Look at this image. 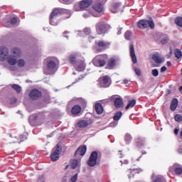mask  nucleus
I'll use <instances>...</instances> for the list:
<instances>
[{
  "instance_id": "f257e3e1",
  "label": "nucleus",
  "mask_w": 182,
  "mask_h": 182,
  "mask_svg": "<svg viewBox=\"0 0 182 182\" xmlns=\"http://www.w3.org/2000/svg\"><path fill=\"white\" fill-rule=\"evenodd\" d=\"M13 53L16 55H9V50H8V48L5 46L0 47V60L1 62H4V60H7L8 63L9 65H14L16 64V57L19 58L21 57V55H22V53L21 52V50L18 48H13Z\"/></svg>"
},
{
  "instance_id": "f03ea898",
  "label": "nucleus",
  "mask_w": 182,
  "mask_h": 182,
  "mask_svg": "<svg viewBox=\"0 0 182 182\" xmlns=\"http://www.w3.org/2000/svg\"><path fill=\"white\" fill-rule=\"evenodd\" d=\"M60 15H67L65 18H68L72 16V11L62 8L55 9L50 16V24L56 26L58 25V16Z\"/></svg>"
},
{
  "instance_id": "7ed1b4c3",
  "label": "nucleus",
  "mask_w": 182,
  "mask_h": 182,
  "mask_svg": "<svg viewBox=\"0 0 182 182\" xmlns=\"http://www.w3.org/2000/svg\"><path fill=\"white\" fill-rule=\"evenodd\" d=\"M46 119V112H41L37 114H33L28 117V123L33 127L35 126H41L45 123Z\"/></svg>"
},
{
  "instance_id": "20e7f679",
  "label": "nucleus",
  "mask_w": 182,
  "mask_h": 182,
  "mask_svg": "<svg viewBox=\"0 0 182 182\" xmlns=\"http://www.w3.org/2000/svg\"><path fill=\"white\" fill-rule=\"evenodd\" d=\"M59 65V60L54 57L47 58V75H55L58 70V66Z\"/></svg>"
},
{
  "instance_id": "39448f33",
  "label": "nucleus",
  "mask_w": 182,
  "mask_h": 182,
  "mask_svg": "<svg viewBox=\"0 0 182 182\" xmlns=\"http://www.w3.org/2000/svg\"><path fill=\"white\" fill-rule=\"evenodd\" d=\"M138 28L140 29H144L146 28H149V26L151 28V29H154V21H153V18H149V20H141L137 23Z\"/></svg>"
},
{
  "instance_id": "423d86ee",
  "label": "nucleus",
  "mask_w": 182,
  "mask_h": 182,
  "mask_svg": "<svg viewBox=\"0 0 182 182\" xmlns=\"http://www.w3.org/2000/svg\"><path fill=\"white\" fill-rule=\"evenodd\" d=\"M92 9H94L95 11H92L91 14L92 16H95V18H99V16H102L103 15V11L104 7L103 4L100 3H97L93 5Z\"/></svg>"
},
{
  "instance_id": "0eeeda50",
  "label": "nucleus",
  "mask_w": 182,
  "mask_h": 182,
  "mask_svg": "<svg viewBox=\"0 0 182 182\" xmlns=\"http://www.w3.org/2000/svg\"><path fill=\"white\" fill-rule=\"evenodd\" d=\"M107 58V55L103 54L100 55H97L94 60H93V63L95 66L97 67H103L105 65H106V58Z\"/></svg>"
},
{
  "instance_id": "6e6552de",
  "label": "nucleus",
  "mask_w": 182,
  "mask_h": 182,
  "mask_svg": "<svg viewBox=\"0 0 182 182\" xmlns=\"http://www.w3.org/2000/svg\"><path fill=\"white\" fill-rule=\"evenodd\" d=\"M93 0H82L79 2L78 5H75L74 9L75 11H80V9H86V8H89L90 5H92Z\"/></svg>"
},
{
  "instance_id": "1a4fd4ad",
  "label": "nucleus",
  "mask_w": 182,
  "mask_h": 182,
  "mask_svg": "<svg viewBox=\"0 0 182 182\" xmlns=\"http://www.w3.org/2000/svg\"><path fill=\"white\" fill-rule=\"evenodd\" d=\"M107 29H109V25L100 22L96 24V31L98 35H103V33H106L107 32Z\"/></svg>"
},
{
  "instance_id": "9d476101",
  "label": "nucleus",
  "mask_w": 182,
  "mask_h": 182,
  "mask_svg": "<svg viewBox=\"0 0 182 182\" xmlns=\"http://www.w3.org/2000/svg\"><path fill=\"white\" fill-rule=\"evenodd\" d=\"M97 163V151H93L90 154V159L87 161L88 166L90 167H95Z\"/></svg>"
},
{
  "instance_id": "9b49d317",
  "label": "nucleus",
  "mask_w": 182,
  "mask_h": 182,
  "mask_svg": "<svg viewBox=\"0 0 182 182\" xmlns=\"http://www.w3.org/2000/svg\"><path fill=\"white\" fill-rule=\"evenodd\" d=\"M100 85L101 87H109V86L112 85L110 77H109L107 75L102 77V78H100Z\"/></svg>"
},
{
  "instance_id": "f8f14e48",
  "label": "nucleus",
  "mask_w": 182,
  "mask_h": 182,
  "mask_svg": "<svg viewBox=\"0 0 182 182\" xmlns=\"http://www.w3.org/2000/svg\"><path fill=\"white\" fill-rule=\"evenodd\" d=\"M169 171L170 173H175L180 176V174H182V166L178 164H174L173 166L169 167Z\"/></svg>"
},
{
  "instance_id": "ddd939ff",
  "label": "nucleus",
  "mask_w": 182,
  "mask_h": 182,
  "mask_svg": "<svg viewBox=\"0 0 182 182\" xmlns=\"http://www.w3.org/2000/svg\"><path fill=\"white\" fill-rule=\"evenodd\" d=\"M42 96V92L37 89H33L30 92L29 97L31 100H38Z\"/></svg>"
},
{
  "instance_id": "4468645a",
  "label": "nucleus",
  "mask_w": 182,
  "mask_h": 182,
  "mask_svg": "<svg viewBox=\"0 0 182 182\" xmlns=\"http://www.w3.org/2000/svg\"><path fill=\"white\" fill-rule=\"evenodd\" d=\"M61 151H62V148L58 146L55 151L50 156V159L52 161H57V160H59V155L60 154Z\"/></svg>"
},
{
  "instance_id": "2eb2a0df",
  "label": "nucleus",
  "mask_w": 182,
  "mask_h": 182,
  "mask_svg": "<svg viewBox=\"0 0 182 182\" xmlns=\"http://www.w3.org/2000/svg\"><path fill=\"white\" fill-rule=\"evenodd\" d=\"M74 68L78 72H83V70L86 69V63H85V61L83 60H80V61H77Z\"/></svg>"
},
{
  "instance_id": "dca6fc26",
  "label": "nucleus",
  "mask_w": 182,
  "mask_h": 182,
  "mask_svg": "<svg viewBox=\"0 0 182 182\" xmlns=\"http://www.w3.org/2000/svg\"><path fill=\"white\" fill-rule=\"evenodd\" d=\"M151 178L152 182H166L164 176L161 175H156V173H152Z\"/></svg>"
},
{
  "instance_id": "f3484780",
  "label": "nucleus",
  "mask_w": 182,
  "mask_h": 182,
  "mask_svg": "<svg viewBox=\"0 0 182 182\" xmlns=\"http://www.w3.org/2000/svg\"><path fill=\"white\" fill-rule=\"evenodd\" d=\"M16 22H18V18L14 17L11 19L10 21H6V20H4L3 25L6 28H11V25H16Z\"/></svg>"
},
{
  "instance_id": "a211bd4d",
  "label": "nucleus",
  "mask_w": 182,
  "mask_h": 182,
  "mask_svg": "<svg viewBox=\"0 0 182 182\" xmlns=\"http://www.w3.org/2000/svg\"><path fill=\"white\" fill-rule=\"evenodd\" d=\"M79 55L77 54H73L70 55L69 57V62L71 63V65H73L75 66V65L77 63V62H80Z\"/></svg>"
},
{
  "instance_id": "6ab92c4d",
  "label": "nucleus",
  "mask_w": 182,
  "mask_h": 182,
  "mask_svg": "<svg viewBox=\"0 0 182 182\" xmlns=\"http://www.w3.org/2000/svg\"><path fill=\"white\" fill-rule=\"evenodd\" d=\"M86 146H80L75 151V157H77V156H85V154H86Z\"/></svg>"
},
{
  "instance_id": "aec40b11",
  "label": "nucleus",
  "mask_w": 182,
  "mask_h": 182,
  "mask_svg": "<svg viewBox=\"0 0 182 182\" xmlns=\"http://www.w3.org/2000/svg\"><path fill=\"white\" fill-rule=\"evenodd\" d=\"M118 61H119L118 58L112 57V58H109V60H108V64H107L109 69H113V68H114V66L117 64Z\"/></svg>"
},
{
  "instance_id": "412c9836",
  "label": "nucleus",
  "mask_w": 182,
  "mask_h": 182,
  "mask_svg": "<svg viewBox=\"0 0 182 182\" xmlns=\"http://www.w3.org/2000/svg\"><path fill=\"white\" fill-rule=\"evenodd\" d=\"M130 56L132 59L133 63H137V57H136V53L134 52V46L131 44L129 46Z\"/></svg>"
},
{
  "instance_id": "4be33fe9",
  "label": "nucleus",
  "mask_w": 182,
  "mask_h": 182,
  "mask_svg": "<svg viewBox=\"0 0 182 182\" xmlns=\"http://www.w3.org/2000/svg\"><path fill=\"white\" fill-rule=\"evenodd\" d=\"M152 59L156 63H163V62H164V58L161 57L159 53L154 54Z\"/></svg>"
},
{
  "instance_id": "5701e85b",
  "label": "nucleus",
  "mask_w": 182,
  "mask_h": 182,
  "mask_svg": "<svg viewBox=\"0 0 182 182\" xmlns=\"http://www.w3.org/2000/svg\"><path fill=\"white\" fill-rule=\"evenodd\" d=\"M114 106L117 109H119L120 107H123V98L117 97L114 100Z\"/></svg>"
},
{
  "instance_id": "b1692460",
  "label": "nucleus",
  "mask_w": 182,
  "mask_h": 182,
  "mask_svg": "<svg viewBox=\"0 0 182 182\" xmlns=\"http://www.w3.org/2000/svg\"><path fill=\"white\" fill-rule=\"evenodd\" d=\"M159 39L162 45H166V43H168V36H167V34H160Z\"/></svg>"
},
{
  "instance_id": "393cba45",
  "label": "nucleus",
  "mask_w": 182,
  "mask_h": 182,
  "mask_svg": "<svg viewBox=\"0 0 182 182\" xmlns=\"http://www.w3.org/2000/svg\"><path fill=\"white\" fill-rule=\"evenodd\" d=\"M177 106H178V100H177V98H173L171 103V112H174V110L177 109Z\"/></svg>"
},
{
  "instance_id": "a878e982",
  "label": "nucleus",
  "mask_w": 182,
  "mask_h": 182,
  "mask_svg": "<svg viewBox=\"0 0 182 182\" xmlns=\"http://www.w3.org/2000/svg\"><path fill=\"white\" fill-rule=\"evenodd\" d=\"M121 5H122V3L120 2L115 3L111 9L112 12H113V14H116L119 12V11H120Z\"/></svg>"
},
{
  "instance_id": "bb28decb",
  "label": "nucleus",
  "mask_w": 182,
  "mask_h": 182,
  "mask_svg": "<svg viewBox=\"0 0 182 182\" xmlns=\"http://www.w3.org/2000/svg\"><path fill=\"white\" fill-rule=\"evenodd\" d=\"M97 45L100 48H102L103 49H106V48H109V46H110V43L105 42L104 41H100L98 42V43H97Z\"/></svg>"
},
{
  "instance_id": "cd10ccee",
  "label": "nucleus",
  "mask_w": 182,
  "mask_h": 182,
  "mask_svg": "<svg viewBox=\"0 0 182 182\" xmlns=\"http://www.w3.org/2000/svg\"><path fill=\"white\" fill-rule=\"evenodd\" d=\"M70 166H71L72 168H76V167H78V168H80V162L77 159H72L70 161Z\"/></svg>"
},
{
  "instance_id": "c85d7f7f",
  "label": "nucleus",
  "mask_w": 182,
  "mask_h": 182,
  "mask_svg": "<svg viewBox=\"0 0 182 182\" xmlns=\"http://www.w3.org/2000/svg\"><path fill=\"white\" fill-rule=\"evenodd\" d=\"M81 111H82V107L77 105H75L71 110L73 114H79V113H80Z\"/></svg>"
},
{
  "instance_id": "c756f323",
  "label": "nucleus",
  "mask_w": 182,
  "mask_h": 182,
  "mask_svg": "<svg viewBox=\"0 0 182 182\" xmlns=\"http://www.w3.org/2000/svg\"><path fill=\"white\" fill-rule=\"evenodd\" d=\"M13 137H14V139H17V141H15V143H21L28 139L26 135H20L19 136H14Z\"/></svg>"
},
{
  "instance_id": "7c9ffc66",
  "label": "nucleus",
  "mask_w": 182,
  "mask_h": 182,
  "mask_svg": "<svg viewBox=\"0 0 182 182\" xmlns=\"http://www.w3.org/2000/svg\"><path fill=\"white\" fill-rule=\"evenodd\" d=\"M95 110L97 114H102V113H103V107L100 103H97L95 105Z\"/></svg>"
},
{
  "instance_id": "2f4dec72",
  "label": "nucleus",
  "mask_w": 182,
  "mask_h": 182,
  "mask_svg": "<svg viewBox=\"0 0 182 182\" xmlns=\"http://www.w3.org/2000/svg\"><path fill=\"white\" fill-rule=\"evenodd\" d=\"M92 33V30H90V28H85L83 31H79V36H85L83 35V33H85V35H90V33Z\"/></svg>"
},
{
  "instance_id": "473e14b6",
  "label": "nucleus",
  "mask_w": 182,
  "mask_h": 182,
  "mask_svg": "<svg viewBox=\"0 0 182 182\" xmlns=\"http://www.w3.org/2000/svg\"><path fill=\"white\" fill-rule=\"evenodd\" d=\"M122 114H123V113H122L121 111L115 112L114 116L113 117L114 120L115 122H119V120H120V119H122Z\"/></svg>"
},
{
  "instance_id": "72a5a7b5",
  "label": "nucleus",
  "mask_w": 182,
  "mask_h": 182,
  "mask_svg": "<svg viewBox=\"0 0 182 182\" xmlns=\"http://www.w3.org/2000/svg\"><path fill=\"white\" fill-rule=\"evenodd\" d=\"M77 124L78 127H87V126H89V122H87V120H82L78 122Z\"/></svg>"
},
{
  "instance_id": "f704fd0d",
  "label": "nucleus",
  "mask_w": 182,
  "mask_h": 182,
  "mask_svg": "<svg viewBox=\"0 0 182 182\" xmlns=\"http://www.w3.org/2000/svg\"><path fill=\"white\" fill-rule=\"evenodd\" d=\"M143 170L141 168H132L127 171V174H132V173H141Z\"/></svg>"
},
{
  "instance_id": "c9c22d12",
  "label": "nucleus",
  "mask_w": 182,
  "mask_h": 182,
  "mask_svg": "<svg viewBox=\"0 0 182 182\" xmlns=\"http://www.w3.org/2000/svg\"><path fill=\"white\" fill-rule=\"evenodd\" d=\"M136 105V100H133L132 101H129L125 109L127 110L130 109V107H134Z\"/></svg>"
},
{
  "instance_id": "e433bc0d",
  "label": "nucleus",
  "mask_w": 182,
  "mask_h": 182,
  "mask_svg": "<svg viewBox=\"0 0 182 182\" xmlns=\"http://www.w3.org/2000/svg\"><path fill=\"white\" fill-rule=\"evenodd\" d=\"M12 89H14V90H16V92L17 93H21V86L16 85V84H14L11 86Z\"/></svg>"
},
{
  "instance_id": "4c0bfd02",
  "label": "nucleus",
  "mask_w": 182,
  "mask_h": 182,
  "mask_svg": "<svg viewBox=\"0 0 182 182\" xmlns=\"http://www.w3.org/2000/svg\"><path fill=\"white\" fill-rule=\"evenodd\" d=\"M175 23H176L178 26L182 27V17H177V18L175 19Z\"/></svg>"
},
{
  "instance_id": "58836bf2",
  "label": "nucleus",
  "mask_w": 182,
  "mask_h": 182,
  "mask_svg": "<svg viewBox=\"0 0 182 182\" xmlns=\"http://www.w3.org/2000/svg\"><path fill=\"white\" fill-rule=\"evenodd\" d=\"M125 141L127 144H130L132 143V135L127 134L125 135Z\"/></svg>"
},
{
  "instance_id": "ea45409f",
  "label": "nucleus",
  "mask_w": 182,
  "mask_h": 182,
  "mask_svg": "<svg viewBox=\"0 0 182 182\" xmlns=\"http://www.w3.org/2000/svg\"><path fill=\"white\" fill-rule=\"evenodd\" d=\"M136 143L139 147H141L144 144V138H139L136 141Z\"/></svg>"
},
{
  "instance_id": "a19ab883",
  "label": "nucleus",
  "mask_w": 182,
  "mask_h": 182,
  "mask_svg": "<svg viewBox=\"0 0 182 182\" xmlns=\"http://www.w3.org/2000/svg\"><path fill=\"white\" fill-rule=\"evenodd\" d=\"M132 37V31H127L124 34V38L127 41H130V38Z\"/></svg>"
},
{
  "instance_id": "79ce46f5",
  "label": "nucleus",
  "mask_w": 182,
  "mask_h": 182,
  "mask_svg": "<svg viewBox=\"0 0 182 182\" xmlns=\"http://www.w3.org/2000/svg\"><path fill=\"white\" fill-rule=\"evenodd\" d=\"M17 65L19 68H23L25 66V60L20 59L17 61Z\"/></svg>"
},
{
  "instance_id": "37998d69",
  "label": "nucleus",
  "mask_w": 182,
  "mask_h": 182,
  "mask_svg": "<svg viewBox=\"0 0 182 182\" xmlns=\"http://www.w3.org/2000/svg\"><path fill=\"white\" fill-rule=\"evenodd\" d=\"M174 119L176 122L178 123H180V122H182V116L180 114H177L174 116Z\"/></svg>"
},
{
  "instance_id": "c03bdc74",
  "label": "nucleus",
  "mask_w": 182,
  "mask_h": 182,
  "mask_svg": "<svg viewBox=\"0 0 182 182\" xmlns=\"http://www.w3.org/2000/svg\"><path fill=\"white\" fill-rule=\"evenodd\" d=\"M174 53L177 59H180L182 56V53L180 50H176Z\"/></svg>"
},
{
  "instance_id": "a18cd8bd",
  "label": "nucleus",
  "mask_w": 182,
  "mask_h": 182,
  "mask_svg": "<svg viewBox=\"0 0 182 182\" xmlns=\"http://www.w3.org/2000/svg\"><path fill=\"white\" fill-rule=\"evenodd\" d=\"M151 75L152 76H154V77H157V76H159V70L157 69L152 70Z\"/></svg>"
},
{
  "instance_id": "49530a36",
  "label": "nucleus",
  "mask_w": 182,
  "mask_h": 182,
  "mask_svg": "<svg viewBox=\"0 0 182 182\" xmlns=\"http://www.w3.org/2000/svg\"><path fill=\"white\" fill-rule=\"evenodd\" d=\"M134 72L137 76H141V70L139 68H135Z\"/></svg>"
},
{
  "instance_id": "de8ad7c7",
  "label": "nucleus",
  "mask_w": 182,
  "mask_h": 182,
  "mask_svg": "<svg viewBox=\"0 0 182 182\" xmlns=\"http://www.w3.org/2000/svg\"><path fill=\"white\" fill-rule=\"evenodd\" d=\"M79 102H80V103H81V105H82L83 107H85L86 106V104H87L86 100L80 98L79 100Z\"/></svg>"
},
{
  "instance_id": "09e8293b",
  "label": "nucleus",
  "mask_w": 182,
  "mask_h": 182,
  "mask_svg": "<svg viewBox=\"0 0 182 182\" xmlns=\"http://www.w3.org/2000/svg\"><path fill=\"white\" fill-rule=\"evenodd\" d=\"M71 181L72 182L77 181V173H76L75 175L71 177Z\"/></svg>"
},
{
  "instance_id": "8fccbe9b",
  "label": "nucleus",
  "mask_w": 182,
  "mask_h": 182,
  "mask_svg": "<svg viewBox=\"0 0 182 182\" xmlns=\"http://www.w3.org/2000/svg\"><path fill=\"white\" fill-rule=\"evenodd\" d=\"M92 15V11H90V13H85L83 14V17L84 18H90V16Z\"/></svg>"
},
{
  "instance_id": "3c124183",
  "label": "nucleus",
  "mask_w": 182,
  "mask_h": 182,
  "mask_svg": "<svg viewBox=\"0 0 182 182\" xmlns=\"http://www.w3.org/2000/svg\"><path fill=\"white\" fill-rule=\"evenodd\" d=\"M60 2H63V4H70V0H59Z\"/></svg>"
},
{
  "instance_id": "603ef678",
  "label": "nucleus",
  "mask_w": 182,
  "mask_h": 182,
  "mask_svg": "<svg viewBox=\"0 0 182 182\" xmlns=\"http://www.w3.org/2000/svg\"><path fill=\"white\" fill-rule=\"evenodd\" d=\"M167 70V68L166 66H163L161 68V72L163 73Z\"/></svg>"
},
{
  "instance_id": "864d4df0",
  "label": "nucleus",
  "mask_w": 182,
  "mask_h": 182,
  "mask_svg": "<svg viewBox=\"0 0 182 182\" xmlns=\"http://www.w3.org/2000/svg\"><path fill=\"white\" fill-rule=\"evenodd\" d=\"M110 127H116V126H117V124L116 122H112L109 124Z\"/></svg>"
},
{
  "instance_id": "5fc2aeb1",
  "label": "nucleus",
  "mask_w": 182,
  "mask_h": 182,
  "mask_svg": "<svg viewBox=\"0 0 182 182\" xmlns=\"http://www.w3.org/2000/svg\"><path fill=\"white\" fill-rule=\"evenodd\" d=\"M178 153H179V154H182V146H180L178 149Z\"/></svg>"
},
{
  "instance_id": "6e6d98bb",
  "label": "nucleus",
  "mask_w": 182,
  "mask_h": 182,
  "mask_svg": "<svg viewBox=\"0 0 182 182\" xmlns=\"http://www.w3.org/2000/svg\"><path fill=\"white\" fill-rule=\"evenodd\" d=\"M122 29L123 28H119V29H118V31H117V35H122Z\"/></svg>"
},
{
  "instance_id": "4d7b16f0",
  "label": "nucleus",
  "mask_w": 182,
  "mask_h": 182,
  "mask_svg": "<svg viewBox=\"0 0 182 182\" xmlns=\"http://www.w3.org/2000/svg\"><path fill=\"white\" fill-rule=\"evenodd\" d=\"M14 103H16V98L11 99V105H14Z\"/></svg>"
},
{
  "instance_id": "13d9d810",
  "label": "nucleus",
  "mask_w": 182,
  "mask_h": 182,
  "mask_svg": "<svg viewBox=\"0 0 182 182\" xmlns=\"http://www.w3.org/2000/svg\"><path fill=\"white\" fill-rule=\"evenodd\" d=\"M46 102H47V103H50V97L47 95Z\"/></svg>"
},
{
  "instance_id": "bf43d9fd",
  "label": "nucleus",
  "mask_w": 182,
  "mask_h": 182,
  "mask_svg": "<svg viewBox=\"0 0 182 182\" xmlns=\"http://www.w3.org/2000/svg\"><path fill=\"white\" fill-rule=\"evenodd\" d=\"M178 132H179L178 129H174V134H176V136H177V134H178Z\"/></svg>"
},
{
  "instance_id": "052dcab7",
  "label": "nucleus",
  "mask_w": 182,
  "mask_h": 182,
  "mask_svg": "<svg viewBox=\"0 0 182 182\" xmlns=\"http://www.w3.org/2000/svg\"><path fill=\"white\" fill-rule=\"evenodd\" d=\"M65 38H67V39H69V36H68V32L64 33Z\"/></svg>"
},
{
  "instance_id": "680f3d73",
  "label": "nucleus",
  "mask_w": 182,
  "mask_h": 182,
  "mask_svg": "<svg viewBox=\"0 0 182 182\" xmlns=\"http://www.w3.org/2000/svg\"><path fill=\"white\" fill-rule=\"evenodd\" d=\"M123 83H124L125 85H127V83H129V80H124Z\"/></svg>"
},
{
  "instance_id": "e2e57ef3",
  "label": "nucleus",
  "mask_w": 182,
  "mask_h": 182,
  "mask_svg": "<svg viewBox=\"0 0 182 182\" xmlns=\"http://www.w3.org/2000/svg\"><path fill=\"white\" fill-rule=\"evenodd\" d=\"M167 66H171V62L168 61L167 62Z\"/></svg>"
},
{
  "instance_id": "0e129e2a",
  "label": "nucleus",
  "mask_w": 182,
  "mask_h": 182,
  "mask_svg": "<svg viewBox=\"0 0 182 182\" xmlns=\"http://www.w3.org/2000/svg\"><path fill=\"white\" fill-rule=\"evenodd\" d=\"M124 164H129V161L125 160V161H124Z\"/></svg>"
},
{
  "instance_id": "69168bd1",
  "label": "nucleus",
  "mask_w": 182,
  "mask_h": 182,
  "mask_svg": "<svg viewBox=\"0 0 182 182\" xmlns=\"http://www.w3.org/2000/svg\"><path fill=\"white\" fill-rule=\"evenodd\" d=\"M119 154H120V156H119V157L122 159V157H123V156H122V151H119Z\"/></svg>"
},
{
  "instance_id": "338daca9",
  "label": "nucleus",
  "mask_w": 182,
  "mask_h": 182,
  "mask_svg": "<svg viewBox=\"0 0 182 182\" xmlns=\"http://www.w3.org/2000/svg\"><path fill=\"white\" fill-rule=\"evenodd\" d=\"M53 136V132L51 134V135H47V137H52Z\"/></svg>"
},
{
  "instance_id": "774afa93",
  "label": "nucleus",
  "mask_w": 182,
  "mask_h": 182,
  "mask_svg": "<svg viewBox=\"0 0 182 182\" xmlns=\"http://www.w3.org/2000/svg\"><path fill=\"white\" fill-rule=\"evenodd\" d=\"M92 39H93V37H89L90 42H91Z\"/></svg>"
}]
</instances>
